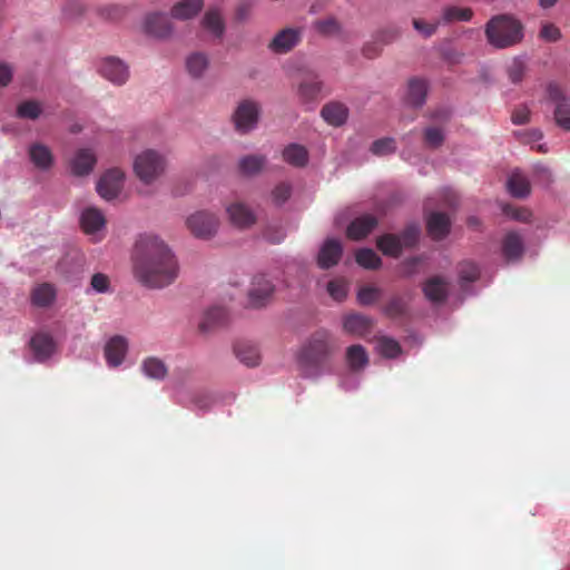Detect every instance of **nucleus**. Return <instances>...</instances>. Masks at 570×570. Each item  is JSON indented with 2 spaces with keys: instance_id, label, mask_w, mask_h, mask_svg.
<instances>
[{
  "instance_id": "5fc2aeb1",
  "label": "nucleus",
  "mask_w": 570,
  "mask_h": 570,
  "mask_svg": "<svg viewBox=\"0 0 570 570\" xmlns=\"http://www.w3.org/2000/svg\"><path fill=\"white\" fill-rule=\"evenodd\" d=\"M292 195V186L288 183H279L274 187L271 193L272 202L276 206H281L286 203Z\"/></svg>"
},
{
  "instance_id": "8fccbe9b",
  "label": "nucleus",
  "mask_w": 570,
  "mask_h": 570,
  "mask_svg": "<svg viewBox=\"0 0 570 570\" xmlns=\"http://www.w3.org/2000/svg\"><path fill=\"white\" fill-rule=\"evenodd\" d=\"M314 26L318 33L327 37L338 35L341 31L338 21L333 17L317 20Z\"/></svg>"
},
{
  "instance_id": "473e14b6",
  "label": "nucleus",
  "mask_w": 570,
  "mask_h": 570,
  "mask_svg": "<svg viewBox=\"0 0 570 570\" xmlns=\"http://www.w3.org/2000/svg\"><path fill=\"white\" fill-rule=\"evenodd\" d=\"M507 186L509 193L517 198H524L531 191L528 178L519 171H514L511 174V176L508 179Z\"/></svg>"
},
{
  "instance_id": "3c124183",
  "label": "nucleus",
  "mask_w": 570,
  "mask_h": 570,
  "mask_svg": "<svg viewBox=\"0 0 570 570\" xmlns=\"http://www.w3.org/2000/svg\"><path fill=\"white\" fill-rule=\"evenodd\" d=\"M395 150V140L391 137L377 139L371 146V151L376 156L390 155L393 154Z\"/></svg>"
},
{
  "instance_id": "7c9ffc66",
  "label": "nucleus",
  "mask_w": 570,
  "mask_h": 570,
  "mask_svg": "<svg viewBox=\"0 0 570 570\" xmlns=\"http://www.w3.org/2000/svg\"><path fill=\"white\" fill-rule=\"evenodd\" d=\"M29 156L32 164L42 170L50 168L53 161L51 150L39 142L30 146Z\"/></svg>"
},
{
  "instance_id": "b1692460",
  "label": "nucleus",
  "mask_w": 570,
  "mask_h": 570,
  "mask_svg": "<svg viewBox=\"0 0 570 570\" xmlns=\"http://www.w3.org/2000/svg\"><path fill=\"white\" fill-rule=\"evenodd\" d=\"M321 116L328 125L338 127L346 121L348 117V109L344 104L333 101L323 106Z\"/></svg>"
},
{
  "instance_id": "4d7b16f0",
  "label": "nucleus",
  "mask_w": 570,
  "mask_h": 570,
  "mask_svg": "<svg viewBox=\"0 0 570 570\" xmlns=\"http://www.w3.org/2000/svg\"><path fill=\"white\" fill-rule=\"evenodd\" d=\"M420 229L416 225H409L400 235L402 247H413L419 239Z\"/></svg>"
},
{
  "instance_id": "393cba45",
  "label": "nucleus",
  "mask_w": 570,
  "mask_h": 570,
  "mask_svg": "<svg viewBox=\"0 0 570 570\" xmlns=\"http://www.w3.org/2000/svg\"><path fill=\"white\" fill-rule=\"evenodd\" d=\"M227 321V312L220 306L207 309L200 321L198 328L202 333L207 334L214 328L222 326Z\"/></svg>"
},
{
  "instance_id": "bf43d9fd",
  "label": "nucleus",
  "mask_w": 570,
  "mask_h": 570,
  "mask_svg": "<svg viewBox=\"0 0 570 570\" xmlns=\"http://www.w3.org/2000/svg\"><path fill=\"white\" fill-rule=\"evenodd\" d=\"M90 285L97 293H107L110 291V279L106 274L96 273L91 276Z\"/></svg>"
},
{
  "instance_id": "7ed1b4c3",
  "label": "nucleus",
  "mask_w": 570,
  "mask_h": 570,
  "mask_svg": "<svg viewBox=\"0 0 570 570\" xmlns=\"http://www.w3.org/2000/svg\"><path fill=\"white\" fill-rule=\"evenodd\" d=\"M488 42L497 49L513 47L523 39L522 23L509 14L492 17L485 24Z\"/></svg>"
},
{
  "instance_id": "09e8293b",
  "label": "nucleus",
  "mask_w": 570,
  "mask_h": 570,
  "mask_svg": "<svg viewBox=\"0 0 570 570\" xmlns=\"http://www.w3.org/2000/svg\"><path fill=\"white\" fill-rule=\"evenodd\" d=\"M41 114V106L39 102L33 100H27L21 102L17 108V115L23 119H37Z\"/></svg>"
},
{
  "instance_id": "680f3d73",
  "label": "nucleus",
  "mask_w": 570,
  "mask_h": 570,
  "mask_svg": "<svg viewBox=\"0 0 570 570\" xmlns=\"http://www.w3.org/2000/svg\"><path fill=\"white\" fill-rule=\"evenodd\" d=\"M540 37L546 41L556 42L561 39V31L552 23H544L541 28Z\"/></svg>"
},
{
  "instance_id": "dca6fc26",
  "label": "nucleus",
  "mask_w": 570,
  "mask_h": 570,
  "mask_svg": "<svg viewBox=\"0 0 570 570\" xmlns=\"http://www.w3.org/2000/svg\"><path fill=\"white\" fill-rule=\"evenodd\" d=\"M376 226V217L366 214L351 222L347 226L346 235L350 239L360 240L365 238Z\"/></svg>"
},
{
  "instance_id": "bb28decb",
  "label": "nucleus",
  "mask_w": 570,
  "mask_h": 570,
  "mask_svg": "<svg viewBox=\"0 0 570 570\" xmlns=\"http://www.w3.org/2000/svg\"><path fill=\"white\" fill-rule=\"evenodd\" d=\"M323 89V82L317 76H311L304 79L298 86V97L304 104L316 100Z\"/></svg>"
},
{
  "instance_id": "6e6d98bb",
  "label": "nucleus",
  "mask_w": 570,
  "mask_h": 570,
  "mask_svg": "<svg viewBox=\"0 0 570 570\" xmlns=\"http://www.w3.org/2000/svg\"><path fill=\"white\" fill-rule=\"evenodd\" d=\"M412 24H413V28L424 38H430L432 37L438 28H439V24H440V21H435V22H428L423 19H419V18H414L412 20Z\"/></svg>"
},
{
  "instance_id": "f257e3e1",
  "label": "nucleus",
  "mask_w": 570,
  "mask_h": 570,
  "mask_svg": "<svg viewBox=\"0 0 570 570\" xmlns=\"http://www.w3.org/2000/svg\"><path fill=\"white\" fill-rule=\"evenodd\" d=\"M134 273L145 286L163 288L177 278L178 264L171 250L160 238L145 235L136 243Z\"/></svg>"
},
{
  "instance_id": "c756f323",
  "label": "nucleus",
  "mask_w": 570,
  "mask_h": 570,
  "mask_svg": "<svg viewBox=\"0 0 570 570\" xmlns=\"http://www.w3.org/2000/svg\"><path fill=\"white\" fill-rule=\"evenodd\" d=\"M203 0H181L173 7L171 16L179 20L190 19L203 9Z\"/></svg>"
},
{
  "instance_id": "4c0bfd02",
  "label": "nucleus",
  "mask_w": 570,
  "mask_h": 570,
  "mask_svg": "<svg viewBox=\"0 0 570 570\" xmlns=\"http://www.w3.org/2000/svg\"><path fill=\"white\" fill-rule=\"evenodd\" d=\"M473 17V11L470 8H461L456 6H449L442 10L441 20L444 23L454 21H470Z\"/></svg>"
},
{
  "instance_id": "a18cd8bd",
  "label": "nucleus",
  "mask_w": 570,
  "mask_h": 570,
  "mask_svg": "<svg viewBox=\"0 0 570 570\" xmlns=\"http://www.w3.org/2000/svg\"><path fill=\"white\" fill-rule=\"evenodd\" d=\"M401 36V29L397 26H387L379 29L373 37L384 48L396 41Z\"/></svg>"
},
{
  "instance_id": "cd10ccee",
  "label": "nucleus",
  "mask_w": 570,
  "mask_h": 570,
  "mask_svg": "<svg viewBox=\"0 0 570 570\" xmlns=\"http://www.w3.org/2000/svg\"><path fill=\"white\" fill-rule=\"evenodd\" d=\"M428 82L424 79L413 78L409 80L406 102L413 107H421L426 99Z\"/></svg>"
},
{
  "instance_id": "f8f14e48",
  "label": "nucleus",
  "mask_w": 570,
  "mask_h": 570,
  "mask_svg": "<svg viewBox=\"0 0 570 570\" xmlns=\"http://www.w3.org/2000/svg\"><path fill=\"white\" fill-rule=\"evenodd\" d=\"M450 283L441 277L433 276L425 281L422 291L425 297L432 303H443L449 296Z\"/></svg>"
},
{
  "instance_id": "f704fd0d",
  "label": "nucleus",
  "mask_w": 570,
  "mask_h": 570,
  "mask_svg": "<svg viewBox=\"0 0 570 570\" xmlns=\"http://www.w3.org/2000/svg\"><path fill=\"white\" fill-rule=\"evenodd\" d=\"M377 248L386 256L399 257L402 253V243L397 235L385 234L377 238Z\"/></svg>"
},
{
  "instance_id": "58836bf2",
  "label": "nucleus",
  "mask_w": 570,
  "mask_h": 570,
  "mask_svg": "<svg viewBox=\"0 0 570 570\" xmlns=\"http://www.w3.org/2000/svg\"><path fill=\"white\" fill-rule=\"evenodd\" d=\"M346 360L352 370H360L368 362L365 348L358 344L347 348Z\"/></svg>"
},
{
  "instance_id": "a878e982",
  "label": "nucleus",
  "mask_w": 570,
  "mask_h": 570,
  "mask_svg": "<svg viewBox=\"0 0 570 570\" xmlns=\"http://www.w3.org/2000/svg\"><path fill=\"white\" fill-rule=\"evenodd\" d=\"M96 164V157L90 149H80L71 160V171L76 176L88 175Z\"/></svg>"
},
{
  "instance_id": "a19ab883",
  "label": "nucleus",
  "mask_w": 570,
  "mask_h": 570,
  "mask_svg": "<svg viewBox=\"0 0 570 570\" xmlns=\"http://www.w3.org/2000/svg\"><path fill=\"white\" fill-rule=\"evenodd\" d=\"M444 130L438 126H429L423 130V141L428 148L438 149L444 142Z\"/></svg>"
},
{
  "instance_id": "f03ea898",
  "label": "nucleus",
  "mask_w": 570,
  "mask_h": 570,
  "mask_svg": "<svg viewBox=\"0 0 570 570\" xmlns=\"http://www.w3.org/2000/svg\"><path fill=\"white\" fill-rule=\"evenodd\" d=\"M337 348V341L328 331L322 328L313 333L299 355L305 375H318Z\"/></svg>"
},
{
  "instance_id": "aec40b11",
  "label": "nucleus",
  "mask_w": 570,
  "mask_h": 570,
  "mask_svg": "<svg viewBox=\"0 0 570 570\" xmlns=\"http://www.w3.org/2000/svg\"><path fill=\"white\" fill-rule=\"evenodd\" d=\"M80 224L86 234L94 235L105 227L106 219L101 210L88 207L81 214Z\"/></svg>"
},
{
  "instance_id": "0eeeda50",
  "label": "nucleus",
  "mask_w": 570,
  "mask_h": 570,
  "mask_svg": "<svg viewBox=\"0 0 570 570\" xmlns=\"http://www.w3.org/2000/svg\"><path fill=\"white\" fill-rule=\"evenodd\" d=\"M259 106L252 100L242 101L236 108L233 120L239 132H248L255 128L258 121Z\"/></svg>"
},
{
  "instance_id": "4468645a",
  "label": "nucleus",
  "mask_w": 570,
  "mask_h": 570,
  "mask_svg": "<svg viewBox=\"0 0 570 570\" xmlns=\"http://www.w3.org/2000/svg\"><path fill=\"white\" fill-rule=\"evenodd\" d=\"M524 254V242L517 232H509L502 239V255L507 262H518Z\"/></svg>"
},
{
  "instance_id": "6e6552de",
  "label": "nucleus",
  "mask_w": 570,
  "mask_h": 570,
  "mask_svg": "<svg viewBox=\"0 0 570 570\" xmlns=\"http://www.w3.org/2000/svg\"><path fill=\"white\" fill-rule=\"evenodd\" d=\"M124 184V173L118 168L107 170L97 183L98 194L106 200L116 198Z\"/></svg>"
},
{
  "instance_id": "ddd939ff",
  "label": "nucleus",
  "mask_w": 570,
  "mask_h": 570,
  "mask_svg": "<svg viewBox=\"0 0 570 570\" xmlns=\"http://www.w3.org/2000/svg\"><path fill=\"white\" fill-rule=\"evenodd\" d=\"M301 41V30L286 28L275 35L269 43V49L276 53H285L292 50Z\"/></svg>"
},
{
  "instance_id": "ea45409f",
  "label": "nucleus",
  "mask_w": 570,
  "mask_h": 570,
  "mask_svg": "<svg viewBox=\"0 0 570 570\" xmlns=\"http://www.w3.org/2000/svg\"><path fill=\"white\" fill-rule=\"evenodd\" d=\"M356 263L366 269H377L382 261L380 256L371 248H362L355 254Z\"/></svg>"
},
{
  "instance_id": "c03bdc74",
  "label": "nucleus",
  "mask_w": 570,
  "mask_h": 570,
  "mask_svg": "<svg viewBox=\"0 0 570 570\" xmlns=\"http://www.w3.org/2000/svg\"><path fill=\"white\" fill-rule=\"evenodd\" d=\"M376 350L381 355L387 358L396 357L402 351L397 341L386 336H382L377 340Z\"/></svg>"
},
{
  "instance_id": "e433bc0d",
  "label": "nucleus",
  "mask_w": 570,
  "mask_h": 570,
  "mask_svg": "<svg viewBox=\"0 0 570 570\" xmlns=\"http://www.w3.org/2000/svg\"><path fill=\"white\" fill-rule=\"evenodd\" d=\"M266 164V158L261 155H248L239 159L238 168L243 175L253 176L258 174Z\"/></svg>"
},
{
  "instance_id": "9d476101",
  "label": "nucleus",
  "mask_w": 570,
  "mask_h": 570,
  "mask_svg": "<svg viewBox=\"0 0 570 570\" xmlns=\"http://www.w3.org/2000/svg\"><path fill=\"white\" fill-rule=\"evenodd\" d=\"M273 292L274 285L264 275L255 276L252 283V288L248 292L250 306H264Z\"/></svg>"
},
{
  "instance_id": "20e7f679",
  "label": "nucleus",
  "mask_w": 570,
  "mask_h": 570,
  "mask_svg": "<svg viewBox=\"0 0 570 570\" xmlns=\"http://www.w3.org/2000/svg\"><path fill=\"white\" fill-rule=\"evenodd\" d=\"M166 167V160L163 155L153 149H147L139 154L134 163V169L139 179L150 184L157 179Z\"/></svg>"
},
{
  "instance_id": "c85d7f7f",
  "label": "nucleus",
  "mask_w": 570,
  "mask_h": 570,
  "mask_svg": "<svg viewBox=\"0 0 570 570\" xmlns=\"http://www.w3.org/2000/svg\"><path fill=\"white\" fill-rule=\"evenodd\" d=\"M236 357L246 366L259 364L261 355L256 345L248 342H238L234 345Z\"/></svg>"
},
{
  "instance_id": "6ab92c4d",
  "label": "nucleus",
  "mask_w": 570,
  "mask_h": 570,
  "mask_svg": "<svg viewBox=\"0 0 570 570\" xmlns=\"http://www.w3.org/2000/svg\"><path fill=\"white\" fill-rule=\"evenodd\" d=\"M226 210L230 223L238 228H248L256 222L255 214L243 203H233Z\"/></svg>"
},
{
  "instance_id": "603ef678",
  "label": "nucleus",
  "mask_w": 570,
  "mask_h": 570,
  "mask_svg": "<svg viewBox=\"0 0 570 570\" xmlns=\"http://www.w3.org/2000/svg\"><path fill=\"white\" fill-rule=\"evenodd\" d=\"M348 284L345 279L338 278L328 282L327 292L335 301L341 302L347 295Z\"/></svg>"
},
{
  "instance_id": "864d4df0",
  "label": "nucleus",
  "mask_w": 570,
  "mask_h": 570,
  "mask_svg": "<svg viewBox=\"0 0 570 570\" xmlns=\"http://www.w3.org/2000/svg\"><path fill=\"white\" fill-rule=\"evenodd\" d=\"M480 276V269L473 262H463L459 266V277L461 282H474Z\"/></svg>"
},
{
  "instance_id": "f3484780",
  "label": "nucleus",
  "mask_w": 570,
  "mask_h": 570,
  "mask_svg": "<svg viewBox=\"0 0 570 570\" xmlns=\"http://www.w3.org/2000/svg\"><path fill=\"white\" fill-rule=\"evenodd\" d=\"M372 318L360 313H352L343 318V330L354 336H365L372 330Z\"/></svg>"
},
{
  "instance_id": "774afa93",
  "label": "nucleus",
  "mask_w": 570,
  "mask_h": 570,
  "mask_svg": "<svg viewBox=\"0 0 570 570\" xmlns=\"http://www.w3.org/2000/svg\"><path fill=\"white\" fill-rule=\"evenodd\" d=\"M432 118L441 122H446L450 119V111L446 109L436 110L433 112Z\"/></svg>"
},
{
  "instance_id": "2f4dec72",
  "label": "nucleus",
  "mask_w": 570,
  "mask_h": 570,
  "mask_svg": "<svg viewBox=\"0 0 570 570\" xmlns=\"http://www.w3.org/2000/svg\"><path fill=\"white\" fill-rule=\"evenodd\" d=\"M208 67L209 59L204 52H194L186 59V69L189 76L195 79L203 77Z\"/></svg>"
},
{
  "instance_id": "37998d69",
  "label": "nucleus",
  "mask_w": 570,
  "mask_h": 570,
  "mask_svg": "<svg viewBox=\"0 0 570 570\" xmlns=\"http://www.w3.org/2000/svg\"><path fill=\"white\" fill-rule=\"evenodd\" d=\"M407 304L402 296L395 295L389 299L383 307V313L391 318H396L405 315Z\"/></svg>"
},
{
  "instance_id": "e2e57ef3",
  "label": "nucleus",
  "mask_w": 570,
  "mask_h": 570,
  "mask_svg": "<svg viewBox=\"0 0 570 570\" xmlns=\"http://www.w3.org/2000/svg\"><path fill=\"white\" fill-rule=\"evenodd\" d=\"M13 78V68L10 63L0 61V88L7 87Z\"/></svg>"
},
{
  "instance_id": "c9c22d12",
  "label": "nucleus",
  "mask_w": 570,
  "mask_h": 570,
  "mask_svg": "<svg viewBox=\"0 0 570 570\" xmlns=\"http://www.w3.org/2000/svg\"><path fill=\"white\" fill-rule=\"evenodd\" d=\"M141 370L144 374L153 380H164L167 376L168 368L158 357H147L142 361Z\"/></svg>"
},
{
  "instance_id": "423d86ee",
  "label": "nucleus",
  "mask_w": 570,
  "mask_h": 570,
  "mask_svg": "<svg viewBox=\"0 0 570 570\" xmlns=\"http://www.w3.org/2000/svg\"><path fill=\"white\" fill-rule=\"evenodd\" d=\"M547 94L556 106L553 111L556 124L564 130H570V98L563 94L561 87L556 82L548 85Z\"/></svg>"
},
{
  "instance_id": "13d9d810",
  "label": "nucleus",
  "mask_w": 570,
  "mask_h": 570,
  "mask_svg": "<svg viewBox=\"0 0 570 570\" xmlns=\"http://www.w3.org/2000/svg\"><path fill=\"white\" fill-rule=\"evenodd\" d=\"M98 12L105 19L118 20L125 14L126 10L119 4H106L101 6Z\"/></svg>"
},
{
  "instance_id": "2eb2a0df",
  "label": "nucleus",
  "mask_w": 570,
  "mask_h": 570,
  "mask_svg": "<svg viewBox=\"0 0 570 570\" xmlns=\"http://www.w3.org/2000/svg\"><path fill=\"white\" fill-rule=\"evenodd\" d=\"M450 218L444 213L433 212L426 218L428 233L434 240L445 238L450 233Z\"/></svg>"
},
{
  "instance_id": "4be33fe9",
  "label": "nucleus",
  "mask_w": 570,
  "mask_h": 570,
  "mask_svg": "<svg viewBox=\"0 0 570 570\" xmlns=\"http://www.w3.org/2000/svg\"><path fill=\"white\" fill-rule=\"evenodd\" d=\"M30 346L38 361L49 358L56 348V343L51 335L47 333H37L30 341Z\"/></svg>"
},
{
  "instance_id": "69168bd1",
  "label": "nucleus",
  "mask_w": 570,
  "mask_h": 570,
  "mask_svg": "<svg viewBox=\"0 0 570 570\" xmlns=\"http://www.w3.org/2000/svg\"><path fill=\"white\" fill-rule=\"evenodd\" d=\"M505 213L511 216L512 218L521 222H527L531 214L524 209V208H514L510 210L509 208L505 209Z\"/></svg>"
},
{
  "instance_id": "0e129e2a",
  "label": "nucleus",
  "mask_w": 570,
  "mask_h": 570,
  "mask_svg": "<svg viewBox=\"0 0 570 570\" xmlns=\"http://www.w3.org/2000/svg\"><path fill=\"white\" fill-rule=\"evenodd\" d=\"M511 120L514 125H524L530 120V110L521 106L512 112Z\"/></svg>"
},
{
  "instance_id": "39448f33",
  "label": "nucleus",
  "mask_w": 570,
  "mask_h": 570,
  "mask_svg": "<svg viewBox=\"0 0 570 570\" xmlns=\"http://www.w3.org/2000/svg\"><path fill=\"white\" fill-rule=\"evenodd\" d=\"M186 226L195 237L209 239L217 233L219 219L210 212L199 210L186 218Z\"/></svg>"
},
{
  "instance_id": "a211bd4d",
  "label": "nucleus",
  "mask_w": 570,
  "mask_h": 570,
  "mask_svg": "<svg viewBox=\"0 0 570 570\" xmlns=\"http://www.w3.org/2000/svg\"><path fill=\"white\" fill-rule=\"evenodd\" d=\"M144 29L154 37L164 38L170 35L171 24L166 14L154 12L146 16Z\"/></svg>"
},
{
  "instance_id": "49530a36",
  "label": "nucleus",
  "mask_w": 570,
  "mask_h": 570,
  "mask_svg": "<svg viewBox=\"0 0 570 570\" xmlns=\"http://www.w3.org/2000/svg\"><path fill=\"white\" fill-rule=\"evenodd\" d=\"M382 295V289L373 285L362 286L357 292V301L361 305H372L379 301Z\"/></svg>"
},
{
  "instance_id": "338daca9",
  "label": "nucleus",
  "mask_w": 570,
  "mask_h": 570,
  "mask_svg": "<svg viewBox=\"0 0 570 570\" xmlns=\"http://www.w3.org/2000/svg\"><path fill=\"white\" fill-rule=\"evenodd\" d=\"M443 57L450 63H460L463 58V53L455 51L454 49H448L443 52Z\"/></svg>"
},
{
  "instance_id": "412c9836",
  "label": "nucleus",
  "mask_w": 570,
  "mask_h": 570,
  "mask_svg": "<svg viewBox=\"0 0 570 570\" xmlns=\"http://www.w3.org/2000/svg\"><path fill=\"white\" fill-rule=\"evenodd\" d=\"M341 256V243L336 239H327L318 253L317 262L322 268H330L338 263Z\"/></svg>"
},
{
  "instance_id": "9b49d317",
  "label": "nucleus",
  "mask_w": 570,
  "mask_h": 570,
  "mask_svg": "<svg viewBox=\"0 0 570 570\" xmlns=\"http://www.w3.org/2000/svg\"><path fill=\"white\" fill-rule=\"evenodd\" d=\"M128 352V341L121 335L112 336L105 345V357L111 367L119 366Z\"/></svg>"
},
{
  "instance_id": "de8ad7c7",
  "label": "nucleus",
  "mask_w": 570,
  "mask_h": 570,
  "mask_svg": "<svg viewBox=\"0 0 570 570\" xmlns=\"http://www.w3.org/2000/svg\"><path fill=\"white\" fill-rule=\"evenodd\" d=\"M525 70L527 65L524 60L520 57H515L508 66L507 73L512 83H519L522 81Z\"/></svg>"
},
{
  "instance_id": "052dcab7",
  "label": "nucleus",
  "mask_w": 570,
  "mask_h": 570,
  "mask_svg": "<svg viewBox=\"0 0 570 570\" xmlns=\"http://www.w3.org/2000/svg\"><path fill=\"white\" fill-rule=\"evenodd\" d=\"M383 51V47L380 42L373 37L372 40L367 41L363 48L362 53L367 59L377 58Z\"/></svg>"
},
{
  "instance_id": "1a4fd4ad",
  "label": "nucleus",
  "mask_w": 570,
  "mask_h": 570,
  "mask_svg": "<svg viewBox=\"0 0 570 570\" xmlns=\"http://www.w3.org/2000/svg\"><path fill=\"white\" fill-rule=\"evenodd\" d=\"M100 75L115 85H122L129 77L128 67L116 57L105 58L99 67Z\"/></svg>"
},
{
  "instance_id": "72a5a7b5",
  "label": "nucleus",
  "mask_w": 570,
  "mask_h": 570,
  "mask_svg": "<svg viewBox=\"0 0 570 570\" xmlns=\"http://www.w3.org/2000/svg\"><path fill=\"white\" fill-rule=\"evenodd\" d=\"M284 160L295 167H304L308 161L306 148L298 144H291L283 150Z\"/></svg>"
},
{
  "instance_id": "79ce46f5",
  "label": "nucleus",
  "mask_w": 570,
  "mask_h": 570,
  "mask_svg": "<svg viewBox=\"0 0 570 570\" xmlns=\"http://www.w3.org/2000/svg\"><path fill=\"white\" fill-rule=\"evenodd\" d=\"M203 26L214 33L216 37H220L224 33V21L220 13L217 10H208L203 19Z\"/></svg>"
},
{
  "instance_id": "5701e85b",
  "label": "nucleus",
  "mask_w": 570,
  "mask_h": 570,
  "mask_svg": "<svg viewBox=\"0 0 570 570\" xmlns=\"http://www.w3.org/2000/svg\"><path fill=\"white\" fill-rule=\"evenodd\" d=\"M56 287L50 283L38 284L32 288L30 293L32 305L42 308L51 306L56 301Z\"/></svg>"
}]
</instances>
